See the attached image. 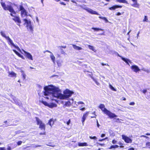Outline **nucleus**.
Returning <instances> with one entry per match:
<instances>
[{
    "label": "nucleus",
    "mask_w": 150,
    "mask_h": 150,
    "mask_svg": "<svg viewBox=\"0 0 150 150\" xmlns=\"http://www.w3.org/2000/svg\"><path fill=\"white\" fill-rule=\"evenodd\" d=\"M116 1L120 3H125L126 4H128L127 1L125 0H116Z\"/></svg>",
    "instance_id": "nucleus-22"
},
{
    "label": "nucleus",
    "mask_w": 150,
    "mask_h": 150,
    "mask_svg": "<svg viewBox=\"0 0 150 150\" xmlns=\"http://www.w3.org/2000/svg\"><path fill=\"white\" fill-rule=\"evenodd\" d=\"M124 13V12H122V14H123ZM121 14V13H120V12H118L116 13V15L117 16H120V15Z\"/></svg>",
    "instance_id": "nucleus-38"
},
{
    "label": "nucleus",
    "mask_w": 150,
    "mask_h": 150,
    "mask_svg": "<svg viewBox=\"0 0 150 150\" xmlns=\"http://www.w3.org/2000/svg\"><path fill=\"white\" fill-rule=\"evenodd\" d=\"M122 138L127 143H131L132 142V140L129 137L124 135H122Z\"/></svg>",
    "instance_id": "nucleus-6"
},
{
    "label": "nucleus",
    "mask_w": 150,
    "mask_h": 150,
    "mask_svg": "<svg viewBox=\"0 0 150 150\" xmlns=\"http://www.w3.org/2000/svg\"><path fill=\"white\" fill-rule=\"evenodd\" d=\"M42 103L43 104H44L46 106L49 107L50 108H52L54 106H55L54 105H55L54 104L52 103V104L50 105L49 104H48L47 102L45 101H44L43 100H42L41 101Z\"/></svg>",
    "instance_id": "nucleus-12"
},
{
    "label": "nucleus",
    "mask_w": 150,
    "mask_h": 150,
    "mask_svg": "<svg viewBox=\"0 0 150 150\" xmlns=\"http://www.w3.org/2000/svg\"><path fill=\"white\" fill-rule=\"evenodd\" d=\"M127 150H134V148L132 147L129 148Z\"/></svg>",
    "instance_id": "nucleus-55"
},
{
    "label": "nucleus",
    "mask_w": 150,
    "mask_h": 150,
    "mask_svg": "<svg viewBox=\"0 0 150 150\" xmlns=\"http://www.w3.org/2000/svg\"><path fill=\"white\" fill-rule=\"evenodd\" d=\"M50 58L52 62L54 63L55 59V57L54 56V55L52 54L50 56Z\"/></svg>",
    "instance_id": "nucleus-28"
},
{
    "label": "nucleus",
    "mask_w": 150,
    "mask_h": 150,
    "mask_svg": "<svg viewBox=\"0 0 150 150\" xmlns=\"http://www.w3.org/2000/svg\"><path fill=\"white\" fill-rule=\"evenodd\" d=\"M23 50L25 53L24 55L25 56L26 58H28L29 60H33V57L30 53L26 52L24 50Z\"/></svg>",
    "instance_id": "nucleus-8"
},
{
    "label": "nucleus",
    "mask_w": 150,
    "mask_h": 150,
    "mask_svg": "<svg viewBox=\"0 0 150 150\" xmlns=\"http://www.w3.org/2000/svg\"><path fill=\"white\" fill-rule=\"evenodd\" d=\"M88 113V112H86L83 114V116L82 117L81 120L82 123L83 125L84 124V121L86 119V118L87 117Z\"/></svg>",
    "instance_id": "nucleus-10"
},
{
    "label": "nucleus",
    "mask_w": 150,
    "mask_h": 150,
    "mask_svg": "<svg viewBox=\"0 0 150 150\" xmlns=\"http://www.w3.org/2000/svg\"><path fill=\"white\" fill-rule=\"evenodd\" d=\"M134 3L131 4V6L134 7L139 8V4L137 3V0H132Z\"/></svg>",
    "instance_id": "nucleus-15"
},
{
    "label": "nucleus",
    "mask_w": 150,
    "mask_h": 150,
    "mask_svg": "<svg viewBox=\"0 0 150 150\" xmlns=\"http://www.w3.org/2000/svg\"><path fill=\"white\" fill-rule=\"evenodd\" d=\"M98 108L101 110L104 114H106L111 119L113 118L117 117V115L114 113H112L106 109L105 107V105L103 104H100Z\"/></svg>",
    "instance_id": "nucleus-2"
},
{
    "label": "nucleus",
    "mask_w": 150,
    "mask_h": 150,
    "mask_svg": "<svg viewBox=\"0 0 150 150\" xmlns=\"http://www.w3.org/2000/svg\"><path fill=\"white\" fill-rule=\"evenodd\" d=\"M99 35H104V33L100 34Z\"/></svg>",
    "instance_id": "nucleus-63"
},
{
    "label": "nucleus",
    "mask_w": 150,
    "mask_h": 150,
    "mask_svg": "<svg viewBox=\"0 0 150 150\" xmlns=\"http://www.w3.org/2000/svg\"><path fill=\"white\" fill-rule=\"evenodd\" d=\"M23 77L24 79H25V75L24 74H23Z\"/></svg>",
    "instance_id": "nucleus-59"
},
{
    "label": "nucleus",
    "mask_w": 150,
    "mask_h": 150,
    "mask_svg": "<svg viewBox=\"0 0 150 150\" xmlns=\"http://www.w3.org/2000/svg\"><path fill=\"white\" fill-rule=\"evenodd\" d=\"M59 47L60 48H61L62 49V48H66V46H60V47Z\"/></svg>",
    "instance_id": "nucleus-47"
},
{
    "label": "nucleus",
    "mask_w": 150,
    "mask_h": 150,
    "mask_svg": "<svg viewBox=\"0 0 150 150\" xmlns=\"http://www.w3.org/2000/svg\"><path fill=\"white\" fill-rule=\"evenodd\" d=\"M0 33L2 36L5 38L6 39L9 37L8 36H6L5 34L2 31H1Z\"/></svg>",
    "instance_id": "nucleus-23"
},
{
    "label": "nucleus",
    "mask_w": 150,
    "mask_h": 150,
    "mask_svg": "<svg viewBox=\"0 0 150 150\" xmlns=\"http://www.w3.org/2000/svg\"><path fill=\"white\" fill-rule=\"evenodd\" d=\"M70 120L69 119L67 122L66 124L67 125H69L70 123Z\"/></svg>",
    "instance_id": "nucleus-45"
},
{
    "label": "nucleus",
    "mask_w": 150,
    "mask_h": 150,
    "mask_svg": "<svg viewBox=\"0 0 150 150\" xmlns=\"http://www.w3.org/2000/svg\"><path fill=\"white\" fill-rule=\"evenodd\" d=\"M119 144L120 145V147L122 148L123 147V144H122L121 143H119Z\"/></svg>",
    "instance_id": "nucleus-50"
},
{
    "label": "nucleus",
    "mask_w": 150,
    "mask_h": 150,
    "mask_svg": "<svg viewBox=\"0 0 150 150\" xmlns=\"http://www.w3.org/2000/svg\"><path fill=\"white\" fill-rule=\"evenodd\" d=\"M142 91L143 93L145 94L147 92V90L146 89H143Z\"/></svg>",
    "instance_id": "nucleus-40"
},
{
    "label": "nucleus",
    "mask_w": 150,
    "mask_h": 150,
    "mask_svg": "<svg viewBox=\"0 0 150 150\" xmlns=\"http://www.w3.org/2000/svg\"><path fill=\"white\" fill-rule=\"evenodd\" d=\"M54 122L52 119H50L48 121V124L51 127L54 124Z\"/></svg>",
    "instance_id": "nucleus-20"
},
{
    "label": "nucleus",
    "mask_w": 150,
    "mask_h": 150,
    "mask_svg": "<svg viewBox=\"0 0 150 150\" xmlns=\"http://www.w3.org/2000/svg\"><path fill=\"white\" fill-rule=\"evenodd\" d=\"M0 150H6L4 147H0Z\"/></svg>",
    "instance_id": "nucleus-48"
},
{
    "label": "nucleus",
    "mask_w": 150,
    "mask_h": 150,
    "mask_svg": "<svg viewBox=\"0 0 150 150\" xmlns=\"http://www.w3.org/2000/svg\"><path fill=\"white\" fill-rule=\"evenodd\" d=\"M7 121H6V120L5 121H4V123H6H6H7Z\"/></svg>",
    "instance_id": "nucleus-64"
},
{
    "label": "nucleus",
    "mask_w": 150,
    "mask_h": 150,
    "mask_svg": "<svg viewBox=\"0 0 150 150\" xmlns=\"http://www.w3.org/2000/svg\"><path fill=\"white\" fill-rule=\"evenodd\" d=\"M135 104V103L134 102H131L129 103V105H133Z\"/></svg>",
    "instance_id": "nucleus-46"
},
{
    "label": "nucleus",
    "mask_w": 150,
    "mask_h": 150,
    "mask_svg": "<svg viewBox=\"0 0 150 150\" xmlns=\"http://www.w3.org/2000/svg\"><path fill=\"white\" fill-rule=\"evenodd\" d=\"M140 137H144V138H146V139H149V137H148L147 136H146L144 135H142L141 136H140Z\"/></svg>",
    "instance_id": "nucleus-37"
},
{
    "label": "nucleus",
    "mask_w": 150,
    "mask_h": 150,
    "mask_svg": "<svg viewBox=\"0 0 150 150\" xmlns=\"http://www.w3.org/2000/svg\"><path fill=\"white\" fill-rule=\"evenodd\" d=\"M57 63L58 66H60L61 65V63L59 61H57Z\"/></svg>",
    "instance_id": "nucleus-39"
},
{
    "label": "nucleus",
    "mask_w": 150,
    "mask_h": 150,
    "mask_svg": "<svg viewBox=\"0 0 150 150\" xmlns=\"http://www.w3.org/2000/svg\"><path fill=\"white\" fill-rule=\"evenodd\" d=\"M8 76L10 77L15 78L17 77V74L13 71L9 72H8Z\"/></svg>",
    "instance_id": "nucleus-13"
},
{
    "label": "nucleus",
    "mask_w": 150,
    "mask_h": 150,
    "mask_svg": "<svg viewBox=\"0 0 150 150\" xmlns=\"http://www.w3.org/2000/svg\"><path fill=\"white\" fill-rule=\"evenodd\" d=\"M122 7V6L118 5H114L112 7L109 8V9L110 10H115L116 8H121Z\"/></svg>",
    "instance_id": "nucleus-14"
},
{
    "label": "nucleus",
    "mask_w": 150,
    "mask_h": 150,
    "mask_svg": "<svg viewBox=\"0 0 150 150\" xmlns=\"http://www.w3.org/2000/svg\"><path fill=\"white\" fill-rule=\"evenodd\" d=\"M19 9L21 11V15L22 17L28 16L27 12L22 5L20 6Z\"/></svg>",
    "instance_id": "nucleus-5"
},
{
    "label": "nucleus",
    "mask_w": 150,
    "mask_h": 150,
    "mask_svg": "<svg viewBox=\"0 0 150 150\" xmlns=\"http://www.w3.org/2000/svg\"><path fill=\"white\" fill-rule=\"evenodd\" d=\"M72 45L73 48L75 50H80L82 49V48L81 47L77 46L75 45L72 44Z\"/></svg>",
    "instance_id": "nucleus-18"
},
{
    "label": "nucleus",
    "mask_w": 150,
    "mask_h": 150,
    "mask_svg": "<svg viewBox=\"0 0 150 150\" xmlns=\"http://www.w3.org/2000/svg\"><path fill=\"white\" fill-rule=\"evenodd\" d=\"M146 148L150 149V142H148L146 143Z\"/></svg>",
    "instance_id": "nucleus-25"
},
{
    "label": "nucleus",
    "mask_w": 150,
    "mask_h": 150,
    "mask_svg": "<svg viewBox=\"0 0 150 150\" xmlns=\"http://www.w3.org/2000/svg\"><path fill=\"white\" fill-rule=\"evenodd\" d=\"M27 29H29L31 31H33V28L32 25H31V24H29V25H28V27Z\"/></svg>",
    "instance_id": "nucleus-31"
},
{
    "label": "nucleus",
    "mask_w": 150,
    "mask_h": 150,
    "mask_svg": "<svg viewBox=\"0 0 150 150\" xmlns=\"http://www.w3.org/2000/svg\"><path fill=\"white\" fill-rule=\"evenodd\" d=\"M85 110V108H82L80 109V110L82 111H84Z\"/></svg>",
    "instance_id": "nucleus-57"
},
{
    "label": "nucleus",
    "mask_w": 150,
    "mask_h": 150,
    "mask_svg": "<svg viewBox=\"0 0 150 150\" xmlns=\"http://www.w3.org/2000/svg\"><path fill=\"white\" fill-rule=\"evenodd\" d=\"M78 145L79 146H87L88 144L86 143H80L79 142L78 144Z\"/></svg>",
    "instance_id": "nucleus-19"
},
{
    "label": "nucleus",
    "mask_w": 150,
    "mask_h": 150,
    "mask_svg": "<svg viewBox=\"0 0 150 150\" xmlns=\"http://www.w3.org/2000/svg\"><path fill=\"white\" fill-rule=\"evenodd\" d=\"M22 142L21 141H19L17 142V144L18 146H19L22 144Z\"/></svg>",
    "instance_id": "nucleus-36"
},
{
    "label": "nucleus",
    "mask_w": 150,
    "mask_h": 150,
    "mask_svg": "<svg viewBox=\"0 0 150 150\" xmlns=\"http://www.w3.org/2000/svg\"><path fill=\"white\" fill-rule=\"evenodd\" d=\"M89 137V138L91 139H93L94 140H96L97 139V138L95 136H94L93 137L90 136Z\"/></svg>",
    "instance_id": "nucleus-33"
},
{
    "label": "nucleus",
    "mask_w": 150,
    "mask_h": 150,
    "mask_svg": "<svg viewBox=\"0 0 150 150\" xmlns=\"http://www.w3.org/2000/svg\"><path fill=\"white\" fill-rule=\"evenodd\" d=\"M92 29H93L94 30L96 31H98L99 30L103 31V29L101 28L94 27L92 28Z\"/></svg>",
    "instance_id": "nucleus-24"
},
{
    "label": "nucleus",
    "mask_w": 150,
    "mask_h": 150,
    "mask_svg": "<svg viewBox=\"0 0 150 150\" xmlns=\"http://www.w3.org/2000/svg\"><path fill=\"white\" fill-rule=\"evenodd\" d=\"M60 4L62 5H64V6H65L66 5V4H65L64 2H60Z\"/></svg>",
    "instance_id": "nucleus-42"
},
{
    "label": "nucleus",
    "mask_w": 150,
    "mask_h": 150,
    "mask_svg": "<svg viewBox=\"0 0 150 150\" xmlns=\"http://www.w3.org/2000/svg\"><path fill=\"white\" fill-rule=\"evenodd\" d=\"M6 40H7L8 42L10 43L9 44L11 45L15 48H16L17 49H19V50H20L19 47L18 46H16L15 45V44L13 43L12 40L9 37H8Z\"/></svg>",
    "instance_id": "nucleus-11"
},
{
    "label": "nucleus",
    "mask_w": 150,
    "mask_h": 150,
    "mask_svg": "<svg viewBox=\"0 0 150 150\" xmlns=\"http://www.w3.org/2000/svg\"><path fill=\"white\" fill-rule=\"evenodd\" d=\"M14 18L12 19L16 23H18V25L20 26V24L21 23V21L19 17L18 16L13 15Z\"/></svg>",
    "instance_id": "nucleus-7"
},
{
    "label": "nucleus",
    "mask_w": 150,
    "mask_h": 150,
    "mask_svg": "<svg viewBox=\"0 0 150 150\" xmlns=\"http://www.w3.org/2000/svg\"><path fill=\"white\" fill-rule=\"evenodd\" d=\"M99 18L103 19L104 20L105 22L106 23L108 22V19H107V18L105 17H102V16H99Z\"/></svg>",
    "instance_id": "nucleus-26"
},
{
    "label": "nucleus",
    "mask_w": 150,
    "mask_h": 150,
    "mask_svg": "<svg viewBox=\"0 0 150 150\" xmlns=\"http://www.w3.org/2000/svg\"><path fill=\"white\" fill-rule=\"evenodd\" d=\"M101 64L102 65V66H105V65H108V64H104L103 63H101Z\"/></svg>",
    "instance_id": "nucleus-56"
},
{
    "label": "nucleus",
    "mask_w": 150,
    "mask_h": 150,
    "mask_svg": "<svg viewBox=\"0 0 150 150\" xmlns=\"http://www.w3.org/2000/svg\"><path fill=\"white\" fill-rule=\"evenodd\" d=\"M88 48H89V49H90V50H92V51H95V49L94 48V47L93 46L88 45Z\"/></svg>",
    "instance_id": "nucleus-29"
},
{
    "label": "nucleus",
    "mask_w": 150,
    "mask_h": 150,
    "mask_svg": "<svg viewBox=\"0 0 150 150\" xmlns=\"http://www.w3.org/2000/svg\"><path fill=\"white\" fill-rule=\"evenodd\" d=\"M23 21L25 22V23H24V25L26 24V27L27 28H28V25L29 24H31V22L30 21H28L26 19H23Z\"/></svg>",
    "instance_id": "nucleus-16"
},
{
    "label": "nucleus",
    "mask_w": 150,
    "mask_h": 150,
    "mask_svg": "<svg viewBox=\"0 0 150 150\" xmlns=\"http://www.w3.org/2000/svg\"><path fill=\"white\" fill-rule=\"evenodd\" d=\"M1 4L2 7L4 10H8L11 13L10 14L11 16H13V14H16V12L11 5H8L6 6L5 3L2 1L1 2Z\"/></svg>",
    "instance_id": "nucleus-3"
},
{
    "label": "nucleus",
    "mask_w": 150,
    "mask_h": 150,
    "mask_svg": "<svg viewBox=\"0 0 150 150\" xmlns=\"http://www.w3.org/2000/svg\"><path fill=\"white\" fill-rule=\"evenodd\" d=\"M44 95L47 96L52 93L53 96L55 97L59 98L62 99L68 98L74 93L73 92L68 89H66L64 92V94L61 93V91L58 88L52 85L45 86L44 88Z\"/></svg>",
    "instance_id": "nucleus-1"
},
{
    "label": "nucleus",
    "mask_w": 150,
    "mask_h": 150,
    "mask_svg": "<svg viewBox=\"0 0 150 150\" xmlns=\"http://www.w3.org/2000/svg\"><path fill=\"white\" fill-rule=\"evenodd\" d=\"M93 113L94 114L95 116H91V118L96 117V115L95 114V112H94Z\"/></svg>",
    "instance_id": "nucleus-53"
},
{
    "label": "nucleus",
    "mask_w": 150,
    "mask_h": 150,
    "mask_svg": "<svg viewBox=\"0 0 150 150\" xmlns=\"http://www.w3.org/2000/svg\"><path fill=\"white\" fill-rule=\"evenodd\" d=\"M96 122H97V126L98 127H99L100 126V125L98 123V120H96Z\"/></svg>",
    "instance_id": "nucleus-54"
},
{
    "label": "nucleus",
    "mask_w": 150,
    "mask_h": 150,
    "mask_svg": "<svg viewBox=\"0 0 150 150\" xmlns=\"http://www.w3.org/2000/svg\"><path fill=\"white\" fill-rule=\"evenodd\" d=\"M131 68L132 69L133 71L135 72H137L140 71V69L139 67L136 65H133L131 67Z\"/></svg>",
    "instance_id": "nucleus-9"
},
{
    "label": "nucleus",
    "mask_w": 150,
    "mask_h": 150,
    "mask_svg": "<svg viewBox=\"0 0 150 150\" xmlns=\"http://www.w3.org/2000/svg\"><path fill=\"white\" fill-rule=\"evenodd\" d=\"M7 150H11V146H8L7 149Z\"/></svg>",
    "instance_id": "nucleus-52"
},
{
    "label": "nucleus",
    "mask_w": 150,
    "mask_h": 150,
    "mask_svg": "<svg viewBox=\"0 0 150 150\" xmlns=\"http://www.w3.org/2000/svg\"><path fill=\"white\" fill-rule=\"evenodd\" d=\"M13 51L15 52V53L18 55L19 57L23 59H24L25 58L24 57L21 55L20 54L18 53L17 51L15 50H13Z\"/></svg>",
    "instance_id": "nucleus-17"
},
{
    "label": "nucleus",
    "mask_w": 150,
    "mask_h": 150,
    "mask_svg": "<svg viewBox=\"0 0 150 150\" xmlns=\"http://www.w3.org/2000/svg\"><path fill=\"white\" fill-rule=\"evenodd\" d=\"M145 135L147 136H150V133H147L145 134Z\"/></svg>",
    "instance_id": "nucleus-60"
},
{
    "label": "nucleus",
    "mask_w": 150,
    "mask_h": 150,
    "mask_svg": "<svg viewBox=\"0 0 150 150\" xmlns=\"http://www.w3.org/2000/svg\"><path fill=\"white\" fill-rule=\"evenodd\" d=\"M109 88L112 90L114 91H116V89L111 84L109 85Z\"/></svg>",
    "instance_id": "nucleus-30"
},
{
    "label": "nucleus",
    "mask_w": 150,
    "mask_h": 150,
    "mask_svg": "<svg viewBox=\"0 0 150 150\" xmlns=\"http://www.w3.org/2000/svg\"><path fill=\"white\" fill-rule=\"evenodd\" d=\"M121 59L124 62H125L127 64H129V62H130V61L129 60L126 59L123 57H121Z\"/></svg>",
    "instance_id": "nucleus-21"
},
{
    "label": "nucleus",
    "mask_w": 150,
    "mask_h": 150,
    "mask_svg": "<svg viewBox=\"0 0 150 150\" xmlns=\"http://www.w3.org/2000/svg\"><path fill=\"white\" fill-rule=\"evenodd\" d=\"M46 133L45 132H41V133H40L39 134L40 135H46Z\"/></svg>",
    "instance_id": "nucleus-43"
},
{
    "label": "nucleus",
    "mask_w": 150,
    "mask_h": 150,
    "mask_svg": "<svg viewBox=\"0 0 150 150\" xmlns=\"http://www.w3.org/2000/svg\"><path fill=\"white\" fill-rule=\"evenodd\" d=\"M119 147V146L118 145H112L111 146L110 148V149H115L116 148H117Z\"/></svg>",
    "instance_id": "nucleus-27"
},
{
    "label": "nucleus",
    "mask_w": 150,
    "mask_h": 150,
    "mask_svg": "<svg viewBox=\"0 0 150 150\" xmlns=\"http://www.w3.org/2000/svg\"><path fill=\"white\" fill-rule=\"evenodd\" d=\"M122 100H126V98L125 97H122Z\"/></svg>",
    "instance_id": "nucleus-61"
},
{
    "label": "nucleus",
    "mask_w": 150,
    "mask_h": 150,
    "mask_svg": "<svg viewBox=\"0 0 150 150\" xmlns=\"http://www.w3.org/2000/svg\"><path fill=\"white\" fill-rule=\"evenodd\" d=\"M78 104H84V103L82 101H79L78 102Z\"/></svg>",
    "instance_id": "nucleus-44"
},
{
    "label": "nucleus",
    "mask_w": 150,
    "mask_h": 150,
    "mask_svg": "<svg viewBox=\"0 0 150 150\" xmlns=\"http://www.w3.org/2000/svg\"><path fill=\"white\" fill-rule=\"evenodd\" d=\"M30 69H35V68H33V67H30Z\"/></svg>",
    "instance_id": "nucleus-62"
},
{
    "label": "nucleus",
    "mask_w": 150,
    "mask_h": 150,
    "mask_svg": "<svg viewBox=\"0 0 150 150\" xmlns=\"http://www.w3.org/2000/svg\"><path fill=\"white\" fill-rule=\"evenodd\" d=\"M92 74L91 73H90V74H87V76L91 77L92 79H94L93 77L92 76Z\"/></svg>",
    "instance_id": "nucleus-34"
},
{
    "label": "nucleus",
    "mask_w": 150,
    "mask_h": 150,
    "mask_svg": "<svg viewBox=\"0 0 150 150\" xmlns=\"http://www.w3.org/2000/svg\"><path fill=\"white\" fill-rule=\"evenodd\" d=\"M120 119L119 118H117L115 122H120Z\"/></svg>",
    "instance_id": "nucleus-49"
},
{
    "label": "nucleus",
    "mask_w": 150,
    "mask_h": 150,
    "mask_svg": "<svg viewBox=\"0 0 150 150\" xmlns=\"http://www.w3.org/2000/svg\"><path fill=\"white\" fill-rule=\"evenodd\" d=\"M148 19L146 16H145L144 19L143 20V22H148Z\"/></svg>",
    "instance_id": "nucleus-32"
},
{
    "label": "nucleus",
    "mask_w": 150,
    "mask_h": 150,
    "mask_svg": "<svg viewBox=\"0 0 150 150\" xmlns=\"http://www.w3.org/2000/svg\"><path fill=\"white\" fill-rule=\"evenodd\" d=\"M93 79L94 81L97 85H99V83L98 82H97L94 79Z\"/></svg>",
    "instance_id": "nucleus-51"
},
{
    "label": "nucleus",
    "mask_w": 150,
    "mask_h": 150,
    "mask_svg": "<svg viewBox=\"0 0 150 150\" xmlns=\"http://www.w3.org/2000/svg\"><path fill=\"white\" fill-rule=\"evenodd\" d=\"M116 142H117V141L116 140H115V139H113L112 141V143L113 144H115L116 143Z\"/></svg>",
    "instance_id": "nucleus-41"
},
{
    "label": "nucleus",
    "mask_w": 150,
    "mask_h": 150,
    "mask_svg": "<svg viewBox=\"0 0 150 150\" xmlns=\"http://www.w3.org/2000/svg\"><path fill=\"white\" fill-rule=\"evenodd\" d=\"M105 134H101V137H105Z\"/></svg>",
    "instance_id": "nucleus-58"
},
{
    "label": "nucleus",
    "mask_w": 150,
    "mask_h": 150,
    "mask_svg": "<svg viewBox=\"0 0 150 150\" xmlns=\"http://www.w3.org/2000/svg\"><path fill=\"white\" fill-rule=\"evenodd\" d=\"M35 119L37 125H39V128L42 130L45 131L46 129V125L42 121L37 117H35Z\"/></svg>",
    "instance_id": "nucleus-4"
},
{
    "label": "nucleus",
    "mask_w": 150,
    "mask_h": 150,
    "mask_svg": "<svg viewBox=\"0 0 150 150\" xmlns=\"http://www.w3.org/2000/svg\"><path fill=\"white\" fill-rule=\"evenodd\" d=\"M71 104L70 102L69 101H67L65 103V105L67 106H69Z\"/></svg>",
    "instance_id": "nucleus-35"
}]
</instances>
